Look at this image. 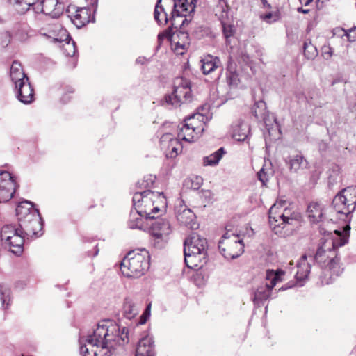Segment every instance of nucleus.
<instances>
[{
	"label": "nucleus",
	"instance_id": "bb28decb",
	"mask_svg": "<svg viewBox=\"0 0 356 356\" xmlns=\"http://www.w3.org/2000/svg\"><path fill=\"white\" fill-rule=\"evenodd\" d=\"M202 70L204 74H209L217 69L220 65V59L211 55L204 56L202 60Z\"/></svg>",
	"mask_w": 356,
	"mask_h": 356
},
{
	"label": "nucleus",
	"instance_id": "7c9ffc66",
	"mask_svg": "<svg viewBox=\"0 0 356 356\" xmlns=\"http://www.w3.org/2000/svg\"><path fill=\"white\" fill-rule=\"evenodd\" d=\"M29 26L26 22L17 23L13 29V36L17 40L24 42L29 37Z\"/></svg>",
	"mask_w": 356,
	"mask_h": 356
},
{
	"label": "nucleus",
	"instance_id": "ddd939ff",
	"mask_svg": "<svg viewBox=\"0 0 356 356\" xmlns=\"http://www.w3.org/2000/svg\"><path fill=\"white\" fill-rule=\"evenodd\" d=\"M172 126L176 131L178 129V126L176 123L165 122L163 124V128L164 129L165 132L163 134L160 139L161 148L163 151L167 159H176L178 155V138L173 136L172 134L169 132L168 130V129Z\"/></svg>",
	"mask_w": 356,
	"mask_h": 356
},
{
	"label": "nucleus",
	"instance_id": "2eb2a0df",
	"mask_svg": "<svg viewBox=\"0 0 356 356\" xmlns=\"http://www.w3.org/2000/svg\"><path fill=\"white\" fill-rule=\"evenodd\" d=\"M15 181L8 171L0 172V203L9 201L15 192Z\"/></svg>",
	"mask_w": 356,
	"mask_h": 356
},
{
	"label": "nucleus",
	"instance_id": "c85d7f7f",
	"mask_svg": "<svg viewBox=\"0 0 356 356\" xmlns=\"http://www.w3.org/2000/svg\"><path fill=\"white\" fill-rule=\"evenodd\" d=\"M10 76L14 86L17 85L20 81H25V79H29L24 73L21 63L17 61H13L10 67Z\"/></svg>",
	"mask_w": 356,
	"mask_h": 356
},
{
	"label": "nucleus",
	"instance_id": "4be33fe9",
	"mask_svg": "<svg viewBox=\"0 0 356 356\" xmlns=\"http://www.w3.org/2000/svg\"><path fill=\"white\" fill-rule=\"evenodd\" d=\"M286 163L291 173H299L308 168V162L302 155L289 156Z\"/></svg>",
	"mask_w": 356,
	"mask_h": 356
},
{
	"label": "nucleus",
	"instance_id": "a878e982",
	"mask_svg": "<svg viewBox=\"0 0 356 356\" xmlns=\"http://www.w3.org/2000/svg\"><path fill=\"white\" fill-rule=\"evenodd\" d=\"M179 222H181V225L191 229H197L199 227L195 213L189 209H184L179 213Z\"/></svg>",
	"mask_w": 356,
	"mask_h": 356
},
{
	"label": "nucleus",
	"instance_id": "ea45409f",
	"mask_svg": "<svg viewBox=\"0 0 356 356\" xmlns=\"http://www.w3.org/2000/svg\"><path fill=\"white\" fill-rule=\"evenodd\" d=\"M76 47L75 44V42L72 40L71 39L65 43V44L63 47V51L65 54L66 56H70L72 58V62H73V66L72 67H74L76 65V60L74 56H75L76 53Z\"/></svg>",
	"mask_w": 356,
	"mask_h": 356
},
{
	"label": "nucleus",
	"instance_id": "09e8293b",
	"mask_svg": "<svg viewBox=\"0 0 356 356\" xmlns=\"http://www.w3.org/2000/svg\"><path fill=\"white\" fill-rule=\"evenodd\" d=\"M11 38V35L8 31H5L1 34V44L3 47H6L9 44Z\"/></svg>",
	"mask_w": 356,
	"mask_h": 356
},
{
	"label": "nucleus",
	"instance_id": "9d476101",
	"mask_svg": "<svg viewBox=\"0 0 356 356\" xmlns=\"http://www.w3.org/2000/svg\"><path fill=\"white\" fill-rule=\"evenodd\" d=\"M332 205L339 214L347 218L356 207V187H348L339 192L333 199Z\"/></svg>",
	"mask_w": 356,
	"mask_h": 356
},
{
	"label": "nucleus",
	"instance_id": "b1692460",
	"mask_svg": "<svg viewBox=\"0 0 356 356\" xmlns=\"http://www.w3.org/2000/svg\"><path fill=\"white\" fill-rule=\"evenodd\" d=\"M139 310L140 307L137 302L129 297L124 298L122 305L123 317L129 320H132L138 315Z\"/></svg>",
	"mask_w": 356,
	"mask_h": 356
},
{
	"label": "nucleus",
	"instance_id": "2f4dec72",
	"mask_svg": "<svg viewBox=\"0 0 356 356\" xmlns=\"http://www.w3.org/2000/svg\"><path fill=\"white\" fill-rule=\"evenodd\" d=\"M31 1L32 2H29L27 0H8L9 3L19 14L25 13L29 10L30 7L33 8L34 12H38L37 8L35 7L36 1L31 0Z\"/></svg>",
	"mask_w": 356,
	"mask_h": 356
},
{
	"label": "nucleus",
	"instance_id": "6ab92c4d",
	"mask_svg": "<svg viewBox=\"0 0 356 356\" xmlns=\"http://www.w3.org/2000/svg\"><path fill=\"white\" fill-rule=\"evenodd\" d=\"M135 356H155L154 341L152 337L146 336L138 341Z\"/></svg>",
	"mask_w": 356,
	"mask_h": 356
},
{
	"label": "nucleus",
	"instance_id": "20e7f679",
	"mask_svg": "<svg viewBox=\"0 0 356 356\" xmlns=\"http://www.w3.org/2000/svg\"><path fill=\"white\" fill-rule=\"evenodd\" d=\"M208 243L205 238L192 234L184 244V263L189 268H201L207 262Z\"/></svg>",
	"mask_w": 356,
	"mask_h": 356
},
{
	"label": "nucleus",
	"instance_id": "69168bd1",
	"mask_svg": "<svg viewBox=\"0 0 356 356\" xmlns=\"http://www.w3.org/2000/svg\"><path fill=\"white\" fill-rule=\"evenodd\" d=\"M22 7H23V3L20 4V8H22Z\"/></svg>",
	"mask_w": 356,
	"mask_h": 356
},
{
	"label": "nucleus",
	"instance_id": "4468645a",
	"mask_svg": "<svg viewBox=\"0 0 356 356\" xmlns=\"http://www.w3.org/2000/svg\"><path fill=\"white\" fill-rule=\"evenodd\" d=\"M19 227L23 231L24 238L26 236H35L38 237L42 235V220L40 213L35 215H29L27 219L18 222Z\"/></svg>",
	"mask_w": 356,
	"mask_h": 356
},
{
	"label": "nucleus",
	"instance_id": "a18cd8bd",
	"mask_svg": "<svg viewBox=\"0 0 356 356\" xmlns=\"http://www.w3.org/2000/svg\"><path fill=\"white\" fill-rule=\"evenodd\" d=\"M151 307L152 304L151 302H149L147 305L142 315L140 316L139 321L136 323L137 325H143L149 318L151 315Z\"/></svg>",
	"mask_w": 356,
	"mask_h": 356
},
{
	"label": "nucleus",
	"instance_id": "864d4df0",
	"mask_svg": "<svg viewBox=\"0 0 356 356\" xmlns=\"http://www.w3.org/2000/svg\"><path fill=\"white\" fill-rule=\"evenodd\" d=\"M71 93H72V91L65 93L60 99L61 102L64 104L67 103L71 99Z\"/></svg>",
	"mask_w": 356,
	"mask_h": 356
},
{
	"label": "nucleus",
	"instance_id": "8fccbe9b",
	"mask_svg": "<svg viewBox=\"0 0 356 356\" xmlns=\"http://www.w3.org/2000/svg\"><path fill=\"white\" fill-rule=\"evenodd\" d=\"M257 177L259 180L262 183L263 185H265L268 181V175L265 172L264 168H261L259 172L257 173Z\"/></svg>",
	"mask_w": 356,
	"mask_h": 356
},
{
	"label": "nucleus",
	"instance_id": "5fc2aeb1",
	"mask_svg": "<svg viewBox=\"0 0 356 356\" xmlns=\"http://www.w3.org/2000/svg\"><path fill=\"white\" fill-rule=\"evenodd\" d=\"M202 193L208 199V202L212 198V193L209 190L202 191Z\"/></svg>",
	"mask_w": 356,
	"mask_h": 356
},
{
	"label": "nucleus",
	"instance_id": "603ef678",
	"mask_svg": "<svg viewBox=\"0 0 356 356\" xmlns=\"http://www.w3.org/2000/svg\"><path fill=\"white\" fill-rule=\"evenodd\" d=\"M172 1H173L174 3H173V10L172 11V16L170 17V19L175 20V17H178V10H177V3L176 0H172Z\"/></svg>",
	"mask_w": 356,
	"mask_h": 356
},
{
	"label": "nucleus",
	"instance_id": "9b49d317",
	"mask_svg": "<svg viewBox=\"0 0 356 356\" xmlns=\"http://www.w3.org/2000/svg\"><path fill=\"white\" fill-rule=\"evenodd\" d=\"M147 228L152 236L154 247L158 249L164 248L169 240V235L172 232L169 221L163 218L156 219Z\"/></svg>",
	"mask_w": 356,
	"mask_h": 356
},
{
	"label": "nucleus",
	"instance_id": "f3484780",
	"mask_svg": "<svg viewBox=\"0 0 356 356\" xmlns=\"http://www.w3.org/2000/svg\"><path fill=\"white\" fill-rule=\"evenodd\" d=\"M15 92L17 99L24 104H31L34 100V89L29 79H25V81H20L15 86Z\"/></svg>",
	"mask_w": 356,
	"mask_h": 356
},
{
	"label": "nucleus",
	"instance_id": "0eeeda50",
	"mask_svg": "<svg viewBox=\"0 0 356 356\" xmlns=\"http://www.w3.org/2000/svg\"><path fill=\"white\" fill-rule=\"evenodd\" d=\"M218 249L225 259H236L244 252L243 239L238 234L227 229L218 241Z\"/></svg>",
	"mask_w": 356,
	"mask_h": 356
},
{
	"label": "nucleus",
	"instance_id": "49530a36",
	"mask_svg": "<svg viewBox=\"0 0 356 356\" xmlns=\"http://www.w3.org/2000/svg\"><path fill=\"white\" fill-rule=\"evenodd\" d=\"M335 31L339 32V33L341 32L342 34H341V37L346 36L348 40L350 42H353V41L356 40V33L352 35V33L353 32V31L352 29L346 31L343 29L338 28V29H335Z\"/></svg>",
	"mask_w": 356,
	"mask_h": 356
},
{
	"label": "nucleus",
	"instance_id": "f257e3e1",
	"mask_svg": "<svg viewBox=\"0 0 356 356\" xmlns=\"http://www.w3.org/2000/svg\"><path fill=\"white\" fill-rule=\"evenodd\" d=\"M128 341V331L125 327L121 329L115 323L103 321L97 325L92 334L80 338V354L81 356H97L99 347L114 349L116 346L124 345Z\"/></svg>",
	"mask_w": 356,
	"mask_h": 356
},
{
	"label": "nucleus",
	"instance_id": "e2e57ef3",
	"mask_svg": "<svg viewBox=\"0 0 356 356\" xmlns=\"http://www.w3.org/2000/svg\"><path fill=\"white\" fill-rule=\"evenodd\" d=\"M189 45V42H188L186 44L184 43L183 44H179V49H186Z\"/></svg>",
	"mask_w": 356,
	"mask_h": 356
},
{
	"label": "nucleus",
	"instance_id": "13d9d810",
	"mask_svg": "<svg viewBox=\"0 0 356 356\" xmlns=\"http://www.w3.org/2000/svg\"><path fill=\"white\" fill-rule=\"evenodd\" d=\"M181 37L182 38H186L187 40L188 39V35L187 33L181 32L179 31V40L181 39Z\"/></svg>",
	"mask_w": 356,
	"mask_h": 356
},
{
	"label": "nucleus",
	"instance_id": "393cba45",
	"mask_svg": "<svg viewBox=\"0 0 356 356\" xmlns=\"http://www.w3.org/2000/svg\"><path fill=\"white\" fill-rule=\"evenodd\" d=\"M297 271L296 273V279L300 282L305 280L309 275L311 270V264L307 261V257L302 255L296 264Z\"/></svg>",
	"mask_w": 356,
	"mask_h": 356
},
{
	"label": "nucleus",
	"instance_id": "de8ad7c7",
	"mask_svg": "<svg viewBox=\"0 0 356 356\" xmlns=\"http://www.w3.org/2000/svg\"><path fill=\"white\" fill-rule=\"evenodd\" d=\"M222 31L224 36L228 39L232 37L235 33V28L234 26L230 24H222Z\"/></svg>",
	"mask_w": 356,
	"mask_h": 356
},
{
	"label": "nucleus",
	"instance_id": "3c124183",
	"mask_svg": "<svg viewBox=\"0 0 356 356\" xmlns=\"http://www.w3.org/2000/svg\"><path fill=\"white\" fill-rule=\"evenodd\" d=\"M227 80L230 85L236 86L238 82V74L235 72H230L229 75H227Z\"/></svg>",
	"mask_w": 356,
	"mask_h": 356
},
{
	"label": "nucleus",
	"instance_id": "72a5a7b5",
	"mask_svg": "<svg viewBox=\"0 0 356 356\" xmlns=\"http://www.w3.org/2000/svg\"><path fill=\"white\" fill-rule=\"evenodd\" d=\"M143 217H145V215H140L137 213V211H136V213L131 212L127 222L128 227L130 229H138L141 230L147 229V226L144 225Z\"/></svg>",
	"mask_w": 356,
	"mask_h": 356
},
{
	"label": "nucleus",
	"instance_id": "6e6552de",
	"mask_svg": "<svg viewBox=\"0 0 356 356\" xmlns=\"http://www.w3.org/2000/svg\"><path fill=\"white\" fill-rule=\"evenodd\" d=\"M1 238L4 245L16 255H20L24 250V235L17 225H6L1 231Z\"/></svg>",
	"mask_w": 356,
	"mask_h": 356
},
{
	"label": "nucleus",
	"instance_id": "37998d69",
	"mask_svg": "<svg viewBox=\"0 0 356 356\" xmlns=\"http://www.w3.org/2000/svg\"><path fill=\"white\" fill-rule=\"evenodd\" d=\"M40 35L43 37L47 38V39L53 41L54 42H58V39L57 38V31L56 29L47 30L44 28H42L39 31Z\"/></svg>",
	"mask_w": 356,
	"mask_h": 356
},
{
	"label": "nucleus",
	"instance_id": "a211bd4d",
	"mask_svg": "<svg viewBox=\"0 0 356 356\" xmlns=\"http://www.w3.org/2000/svg\"><path fill=\"white\" fill-rule=\"evenodd\" d=\"M232 137L237 141H244L250 132V128L247 122L241 120L234 122L231 126Z\"/></svg>",
	"mask_w": 356,
	"mask_h": 356
},
{
	"label": "nucleus",
	"instance_id": "f704fd0d",
	"mask_svg": "<svg viewBox=\"0 0 356 356\" xmlns=\"http://www.w3.org/2000/svg\"><path fill=\"white\" fill-rule=\"evenodd\" d=\"M225 154V151L223 147H220L216 152L211 154L209 156L203 158V165L204 166H214L218 164L219 161L222 159V156Z\"/></svg>",
	"mask_w": 356,
	"mask_h": 356
},
{
	"label": "nucleus",
	"instance_id": "0e129e2a",
	"mask_svg": "<svg viewBox=\"0 0 356 356\" xmlns=\"http://www.w3.org/2000/svg\"><path fill=\"white\" fill-rule=\"evenodd\" d=\"M181 209H182V205H181V204H179V211L181 210Z\"/></svg>",
	"mask_w": 356,
	"mask_h": 356
},
{
	"label": "nucleus",
	"instance_id": "052dcab7",
	"mask_svg": "<svg viewBox=\"0 0 356 356\" xmlns=\"http://www.w3.org/2000/svg\"><path fill=\"white\" fill-rule=\"evenodd\" d=\"M297 11L300 13H308L309 10L308 9H303L302 7L298 8Z\"/></svg>",
	"mask_w": 356,
	"mask_h": 356
},
{
	"label": "nucleus",
	"instance_id": "aec40b11",
	"mask_svg": "<svg viewBox=\"0 0 356 356\" xmlns=\"http://www.w3.org/2000/svg\"><path fill=\"white\" fill-rule=\"evenodd\" d=\"M188 66V62L187 61L184 64L185 76L181 77V83H179V88H181V90H179V93L183 95V102L189 103L193 99V94L191 90V83L188 78L189 70L187 67Z\"/></svg>",
	"mask_w": 356,
	"mask_h": 356
},
{
	"label": "nucleus",
	"instance_id": "cd10ccee",
	"mask_svg": "<svg viewBox=\"0 0 356 356\" xmlns=\"http://www.w3.org/2000/svg\"><path fill=\"white\" fill-rule=\"evenodd\" d=\"M177 31V27H174V24L172 23L171 26H170L165 31H164L162 33H160L158 35V42L159 44H161L163 40L165 38L170 42L171 49L174 52H176V51L178 49V42H174L173 38Z\"/></svg>",
	"mask_w": 356,
	"mask_h": 356
},
{
	"label": "nucleus",
	"instance_id": "c9c22d12",
	"mask_svg": "<svg viewBox=\"0 0 356 356\" xmlns=\"http://www.w3.org/2000/svg\"><path fill=\"white\" fill-rule=\"evenodd\" d=\"M161 1L158 0L155 5L154 18L159 25L163 26L168 22V18L165 9L161 5Z\"/></svg>",
	"mask_w": 356,
	"mask_h": 356
},
{
	"label": "nucleus",
	"instance_id": "bf43d9fd",
	"mask_svg": "<svg viewBox=\"0 0 356 356\" xmlns=\"http://www.w3.org/2000/svg\"><path fill=\"white\" fill-rule=\"evenodd\" d=\"M98 253H99V248H97V245H96L95 246L94 253L92 254H90V253H88V256L95 257L98 254Z\"/></svg>",
	"mask_w": 356,
	"mask_h": 356
},
{
	"label": "nucleus",
	"instance_id": "4c0bfd02",
	"mask_svg": "<svg viewBox=\"0 0 356 356\" xmlns=\"http://www.w3.org/2000/svg\"><path fill=\"white\" fill-rule=\"evenodd\" d=\"M202 184L203 179L202 177L192 175L184 180L183 186L188 189L197 190Z\"/></svg>",
	"mask_w": 356,
	"mask_h": 356
},
{
	"label": "nucleus",
	"instance_id": "412c9836",
	"mask_svg": "<svg viewBox=\"0 0 356 356\" xmlns=\"http://www.w3.org/2000/svg\"><path fill=\"white\" fill-rule=\"evenodd\" d=\"M195 7L196 0H184L179 3V17H184L181 26H184L191 21V14L194 13Z\"/></svg>",
	"mask_w": 356,
	"mask_h": 356
},
{
	"label": "nucleus",
	"instance_id": "58836bf2",
	"mask_svg": "<svg viewBox=\"0 0 356 356\" xmlns=\"http://www.w3.org/2000/svg\"><path fill=\"white\" fill-rule=\"evenodd\" d=\"M252 113L257 120H265L266 115V106L263 101L257 102L252 107Z\"/></svg>",
	"mask_w": 356,
	"mask_h": 356
},
{
	"label": "nucleus",
	"instance_id": "a19ab883",
	"mask_svg": "<svg viewBox=\"0 0 356 356\" xmlns=\"http://www.w3.org/2000/svg\"><path fill=\"white\" fill-rule=\"evenodd\" d=\"M0 296L2 306L6 309L10 301V289L6 284H0Z\"/></svg>",
	"mask_w": 356,
	"mask_h": 356
},
{
	"label": "nucleus",
	"instance_id": "e433bc0d",
	"mask_svg": "<svg viewBox=\"0 0 356 356\" xmlns=\"http://www.w3.org/2000/svg\"><path fill=\"white\" fill-rule=\"evenodd\" d=\"M177 88L174 86L170 93H167L164 96L163 99L161 102V104L168 108H175L178 104V96L177 95Z\"/></svg>",
	"mask_w": 356,
	"mask_h": 356
},
{
	"label": "nucleus",
	"instance_id": "dca6fc26",
	"mask_svg": "<svg viewBox=\"0 0 356 356\" xmlns=\"http://www.w3.org/2000/svg\"><path fill=\"white\" fill-rule=\"evenodd\" d=\"M35 7L39 13L42 12L45 15L50 16L51 18H58L63 13L64 5L58 0H42L39 4L37 1L35 3Z\"/></svg>",
	"mask_w": 356,
	"mask_h": 356
},
{
	"label": "nucleus",
	"instance_id": "c03bdc74",
	"mask_svg": "<svg viewBox=\"0 0 356 356\" xmlns=\"http://www.w3.org/2000/svg\"><path fill=\"white\" fill-rule=\"evenodd\" d=\"M156 177L152 175H148L144 177L143 181L139 182L140 187L145 190H150L149 188L154 185Z\"/></svg>",
	"mask_w": 356,
	"mask_h": 356
},
{
	"label": "nucleus",
	"instance_id": "4d7b16f0",
	"mask_svg": "<svg viewBox=\"0 0 356 356\" xmlns=\"http://www.w3.org/2000/svg\"><path fill=\"white\" fill-rule=\"evenodd\" d=\"M300 3L303 6H308L313 0H299Z\"/></svg>",
	"mask_w": 356,
	"mask_h": 356
},
{
	"label": "nucleus",
	"instance_id": "c756f323",
	"mask_svg": "<svg viewBox=\"0 0 356 356\" xmlns=\"http://www.w3.org/2000/svg\"><path fill=\"white\" fill-rule=\"evenodd\" d=\"M307 215L312 222H320L323 216V206L318 202L310 203L307 207Z\"/></svg>",
	"mask_w": 356,
	"mask_h": 356
},
{
	"label": "nucleus",
	"instance_id": "5701e85b",
	"mask_svg": "<svg viewBox=\"0 0 356 356\" xmlns=\"http://www.w3.org/2000/svg\"><path fill=\"white\" fill-rule=\"evenodd\" d=\"M33 204L25 200L20 202L16 208V216L17 217L18 222L27 219L28 216L35 215L39 213L38 209L33 208Z\"/></svg>",
	"mask_w": 356,
	"mask_h": 356
},
{
	"label": "nucleus",
	"instance_id": "6e6d98bb",
	"mask_svg": "<svg viewBox=\"0 0 356 356\" xmlns=\"http://www.w3.org/2000/svg\"><path fill=\"white\" fill-rule=\"evenodd\" d=\"M273 16V14L271 13H266L264 15H262L261 17L264 21H268Z\"/></svg>",
	"mask_w": 356,
	"mask_h": 356
},
{
	"label": "nucleus",
	"instance_id": "79ce46f5",
	"mask_svg": "<svg viewBox=\"0 0 356 356\" xmlns=\"http://www.w3.org/2000/svg\"><path fill=\"white\" fill-rule=\"evenodd\" d=\"M303 52L307 59H313L317 55V49L310 42H305Z\"/></svg>",
	"mask_w": 356,
	"mask_h": 356
},
{
	"label": "nucleus",
	"instance_id": "423d86ee",
	"mask_svg": "<svg viewBox=\"0 0 356 356\" xmlns=\"http://www.w3.org/2000/svg\"><path fill=\"white\" fill-rule=\"evenodd\" d=\"M269 225L271 229L276 234L283 235V229L292 221L296 216L292 213L291 210L286 207L284 200H277L270 207L268 213Z\"/></svg>",
	"mask_w": 356,
	"mask_h": 356
},
{
	"label": "nucleus",
	"instance_id": "473e14b6",
	"mask_svg": "<svg viewBox=\"0 0 356 356\" xmlns=\"http://www.w3.org/2000/svg\"><path fill=\"white\" fill-rule=\"evenodd\" d=\"M78 27H81L89 22V10L85 7L76 8L72 19Z\"/></svg>",
	"mask_w": 356,
	"mask_h": 356
},
{
	"label": "nucleus",
	"instance_id": "39448f33",
	"mask_svg": "<svg viewBox=\"0 0 356 356\" xmlns=\"http://www.w3.org/2000/svg\"><path fill=\"white\" fill-rule=\"evenodd\" d=\"M149 254L145 250L131 251L121 261L120 270L127 277H140L149 268Z\"/></svg>",
	"mask_w": 356,
	"mask_h": 356
},
{
	"label": "nucleus",
	"instance_id": "680f3d73",
	"mask_svg": "<svg viewBox=\"0 0 356 356\" xmlns=\"http://www.w3.org/2000/svg\"><path fill=\"white\" fill-rule=\"evenodd\" d=\"M261 1L263 3L264 7L268 8H270V5L268 3L267 0H261Z\"/></svg>",
	"mask_w": 356,
	"mask_h": 356
},
{
	"label": "nucleus",
	"instance_id": "f8f14e48",
	"mask_svg": "<svg viewBox=\"0 0 356 356\" xmlns=\"http://www.w3.org/2000/svg\"><path fill=\"white\" fill-rule=\"evenodd\" d=\"M284 274L281 270H268L266 273L267 282L265 285L258 287L254 293L252 300L258 306L264 300H267L271 293L272 289L279 282L282 281V276Z\"/></svg>",
	"mask_w": 356,
	"mask_h": 356
},
{
	"label": "nucleus",
	"instance_id": "f03ea898",
	"mask_svg": "<svg viewBox=\"0 0 356 356\" xmlns=\"http://www.w3.org/2000/svg\"><path fill=\"white\" fill-rule=\"evenodd\" d=\"M349 230L348 225L342 232L335 230L336 238L325 240L318 248L314 257L321 268L330 270L332 275L339 276L343 272V268L339 265L337 249L348 243Z\"/></svg>",
	"mask_w": 356,
	"mask_h": 356
},
{
	"label": "nucleus",
	"instance_id": "1a4fd4ad",
	"mask_svg": "<svg viewBox=\"0 0 356 356\" xmlns=\"http://www.w3.org/2000/svg\"><path fill=\"white\" fill-rule=\"evenodd\" d=\"M206 119L204 115L199 113L186 118L179 131V138L181 137L183 140L193 142L199 138L204 130Z\"/></svg>",
	"mask_w": 356,
	"mask_h": 356
},
{
	"label": "nucleus",
	"instance_id": "7ed1b4c3",
	"mask_svg": "<svg viewBox=\"0 0 356 356\" xmlns=\"http://www.w3.org/2000/svg\"><path fill=\"white\" fill-rule=\"evenodd\" d=\"M133 206L140 215H145V219H154V214L165 204V197L161 192L144 190L134 193L132 198Z\"/></svg>",
	"mask_w": 356,
	"mask_h": 356
}]
</instances>
